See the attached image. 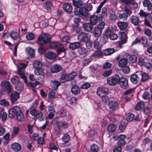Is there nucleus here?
I'll use <instances>...</instances> for the list:
<instances>
[{
  "label": "nucleus",
  "mask_w": 152,
  "mask_h": 152,
  "mask_svg": "<svg viewBox=\"0 0 152 152\" xmlns=\"http://www.w3.org/2000/svg\"><path fill=\"white\" fill-rule=\"evenodd\" d=\"M123 78V77H120L118 74H115L113 76L107 78V83L110 85L114 86L118 85L120 83L121 79Z\"/></svg>",
  "instance_id": "f257e3e1"
},
{
  "label": "nucleus",
  "mask_w": 152,
  "mask_h": 152,
  "mask_svg": "<svg viewBox=\"0 0 152 152\" xmlns=\"http://www.w3.org/2000/svg\"><path fill=\"white\" fill-rule=\"evenodd\" d=\"M74 14L80 17H85L88 15V12L85 8H75L74 9Z\"/></svg>",
  "instance_id": "f03ea898"
},
{
  "label": "nucleus",
  "mask_w": 152,
  "mask_h": 152,
  "mask_svg": "<svg viewBox=\"0 0 152 152\" xmlns=\"http://www.w3.org/2000/svg\"><path fill=\"white\" fill-rule=\"evenodd\" d=\"M91 38V35L88 33L82 32L77 36V39L80 42H86L89 40Z\"/></svg>",
  "instance_id": "7ed1b4c3"
},
{
  "label": "nucleus",
  "mask_w": 152,
  "mask_h": 152,
  "mask_svg": "<svg viewBox=\"0 0 152 152\" xmlns=\"http://www.w3.org/2000/svg\"><path fill=\"white\" fill-rule=\"evenodd\" d=\"M21 111L20 108L18 106L14 107L10 109L9 111V116L11 118H13L15 116L19 113Z\"/></svg>",
  "instance_id": "20e7f679"
},
{
  "label": "nucleus",
  "mask_w": 152,
  "mask_h": 152,
  "mask_svg": "<svg viewBox=\"0 0 152 152\" xmlns=\"http://www.w3.org/2000/svg\"><path fill=\"white\" fill-rule=\"evenodd\" d=\"M50 38L46 34H42L39 36L37 40V43L40 45H42L48 42Z\"/></svg>",
  "instance_id": "39448f33"
},
{
  "label": "nucleus",
  "mask_w": 152,
  "mask_h": 152,
  "mask_svg": "<svg viewBox=\"0 0 152 152\" xmlns=\"http://www.w3.org/2000/svg\"><path fill=\"white\" fill-rule=\"evenodd\" d=\"M108 92V88L103 86L99 88L97 91V95L100 96H102L103 95L107 94Z\"/></svg>",
  "instance_id": "423d86ee"
},
{
  "label": "nucleus",
  "mask_w": 152,
  "mask_h": 152,
  "mask_svg": "<svg viewBox=\"0 0 152 152\" xmlns=\"http://www.w3.org/2000/svg\"><path fill=\"white\" fill-rule=\"evenodd\" d=\"M62 69V67L58 64H54L50 67V70L53 73H57Z\"/></svg>",
  "instance_id": "0eeeda50"
},
{
  "label": "nucleus",
  "mask_w": 152,
  "mask_h": 152,
  "mask_svg": "<svg viewBox=\"0 0 152 152\" xmlns=\"http://www.w3.org/2000/svg\"><path fill=\"white\" fill-rule=\"evenodd\" d=\"M63 10L66 12H71L73 8L71 4L69 3L64 4L62 6Z\"/></svg>",
  "instance_id": "6e6552de"
},
{
  "label": "nucleus",
  "mask_w": 152,
  "mask_h": 152,
  "mask_svg": "<svg viewBox=\"0 0 152 152\" xmlns=\"http://www.w3.org/2000/svg\"><path fill=\"white\" fill-rule=\"evenodd\" d=\"M83 27L84 30L87 32L91 31L93 28V26L90 23H85L83 24Z\"/></svg>",
  "instance_id": "1a4fd4ad"
},
{
  "label": "nucleus",
  "mask_w": 152,
  "mask_h": 152,
  "mask_svg": "<svg viewBox=\"0 0 152 152\" xmlns=\"http://www.w3.org/2000/svg\"><path fill=\"white\" fill-rule=\"evenodd\" d=\"M118 105L117 102L115 101H110L108 103L109 108L112 110L116 109L117 108Z\"/></svg>",
  "instance_id": "9d476101"
},
{
  "label": "nucleus",
  "mask_w": 152,
  "mask_h": 152,
  "mask_svg": "<svg viewBox=\"0 0 152 152\" xmlns=\"http://www.w3.org/2000/svg\"><path fill=\"white\" fill-rule=\"evenodd\" d=\"M11 98L12 102H15L20 97V94L16 91H15L10 95Z\"/></svg>",
  "instance_id": "9b49d317"
},
{
  "label": "nucleus",
  "mask_w": 152,
  "mask_h": 152,
  "mask_svg": "<svg viewBox=\"0 0 152 152\" xmlns=\"http://www.w3.org/2000/svg\"><path fill=\"white\" fill-rule=\"evenodd\" d=\"M11 147L15 151H20L21 149V146L20 144L17 142L13 143Z\"/></svg>",
  "instance_id": "f8f14e48"
},
{
  "label": "nucleus",
  "mask_w": 152,
  "mask_h": 152,
  "mask_svg": "<svg viewBox=\"0 0 152 152\" xmlns=\"http://www.w3.org/2000/svg\"><path fill=\"white\" fill-rule=\"evenodd\" d=\"M102 30L96 27L93 31V34L96 37H98L102 34Z\"/></svg>",
  "instance_id": "ddd939ff"
},
{
  "label": "nucleus",
  "mask_w": 152,
  "mask_h": 152,
  "mask_svg": "<svg viewBox=\"0 0 152 152\" xmlns=\"http://www.w3.org/2000/svg\"><path fill=\"white\" fill-rule=\"evenodd\" d=\"M26 52L27 54L31 58L33 57L34 55V50L31 48H27L26 50Z\"/></svg>",
  "instance_id": "4468645a"
},
{
  "label": "nucleus",
  "mask_w": 152,
  "mask_h": 152,
  "mask_svg": "<svg viewBox=\"0 0 152 152\" xmlns=\"http://www.w3.org/2000/svg\"><path fill=\"white\" fill-rule=\"evenodd\" d=\"M98 20V18L97 16L92 15L90 18V23L92 25H94L96 23Z\"/></svg>",
  "instance_id": "2eb2a0df"
},
{
  "label": "nucleus",
  "mask_w": 152,
  "mask_h": 152,
  "mask_svg": "<svg viewBox=\"0 0 152 152\" xmlns=\"http://www.w3.org/2000/svg\"><path fill=\"white\" fill-rule=\"evenodd\" d=\"M34 72L35 74L37 75L43 76L45 74V71L44 69L41 67L35 69Z\"/></svg>",
  "instance_id": "dca6fc26"
},
{
  "label": "nucleus",
  "mask_w": 152,
  "mask_h": 152,
  "mask_svg": "<svg viewBox=\"0 0 152 152\" xmlns=\"http://www.w3.org/2000/svg\"><path fill=\"white\" fill-rule=\"evenodd\" d=\"M139 79V78L137 75L135 74L132 75L130 78L131 82L134 84H135L137 83Z\"/></svg>",
  "instance_id": "f3484780"
},
{
  "label": "nucleus",
  "mask_w": 152,
  "mask_h": 152,
  "mask_svg": "<svg viewBox=\"0 0 152 152\" xmlns=\"http://www.w3.org/2000/svg\"><path fill=\"white\" fill-rule=\"evenodd\" d=\"M45 57L48 59L52 60L56 58V55L54 53L49 52L46 54Z\"/></svg>",
  "instance_id": "a211bd4d"
},
{
  "label": "nucleus",
  "mask_w": 152,
  "mask_h": 152,
  "mask_svg": "<svg viewBox=\"0 0 152 152\" xmlns=\"http://www.w3.org/2000/svg\"><path fill=\"white\" fill-rule=\"evenodd\" d=\"M126 5L129 6L133 9H135L138 7L137 3L134 0H130Z\"/></svg>",
  "instance_id": "6ab92c4d"
},
{
  "label": "nucleus",
  "mask_w": 152,
  "mask_h": 152,
  "mask_svg": "<svg viewBox=\"0 0 152 152\" xmlns=\"http://www.w3.org/2000/svg\"><path fill=\"white\" fill-rule=\"evenodd\" d=\"M128 60L125 58L121 59L118 62V65L119 67H123L126 66L127 64Z\"/></svg>",
  "instance_id": "aec40b11"
},
{
  "label": "nucleus",
  "mask_w": 152,
  "mask_h": 152,
  "mask_svg": "<svg viewBox=\"0 0 152 152\" xmlns=\"http://www.w3.org/2000/svg\"><path fill=\"white\" fill-rule=\"evenodd\" d=\"M117 25L119 28L121 30L126 28L128 26V23L126 22H119Z\"/></svg>",
  "instance_id": "412c9836"
},
{
  "label": "nucleus",
  "mask_w": 152,
  "mask_h": 152,
  "mask_svg": "<svg viewBox=\"0 0 152 152\" xmlns=\"http://www.w3.org/2000/svg\"><path fill=\"white\" fill-rule=\"evenodd\" d=\"M132 23L135 26H137L139 23V20L136 16L132 15L131 18Z\"/></svg>",
  "instance_id": "4be33fe9"
},
{
  "label": "nucleus",
  "mask_w": 152,
  "mask_h": 152,
  "mask_svg": "<svg viewBox=\"0 0 152 152\" xmlns=\"http://www.w3.org/2000/svg\"><path fill=\"white\" fill-rule=\"evenodd\" d=\"M52 6L51 2L49 1H47L43 4L44 7L48 11H50Z\"/></svg>",
  "instance_id": "5701e85b"
},
{
  "label": "nucleus",
  "mask_w": 152,
  "mask_h": 152,
  "mask_svg": "<svg viewBox=\"0 0 152 152\" xmlns=\"http://www.w3.org/2000/svg\"><path fill=\"white\" fill-rule=\"evenodd\" d=\"M80 45V43L79 42L72 43L69 45V47L70 49L73 50L77 48Z\"/></svg>",
  "instance_id": "b1692460"
},
{
  "label": "nucleus",
  "mask_w": 152,
  "mask_h": 152,
  "mask_svg": "<svg viewBox=\"0 0 152 152\" xmlns=\"http://www.w3.org/2000/svg\"><path fill=\"white\" fill-rule=\"evenodd\" d=\"M115 52L114 48H107L104 51V54L106 56L110 55Z\"/></svg>",
  "instance_id": "393cba45"
},
{
  "label": "nucleus",
  "mask_w": 152,
  "mask_h": 152,
  "mask_svg": "<svg viewBox=\"0 0 152 152\" xmlns=\"http://www.w3.org/2000/svg\"><path fill=\"white\" fill-rule=\"evenodd\" d=\"M72 2L73 5L77 7L82 6L83 4L81 0H72Z\"/></svg>",
  "instance_id": "a878e982"
},
{
  "label": "nucleus",
  "mask_w": 152,
  "mask_h": 152,
  "mask_svg": "<svg viewBox=\"0 0 152 152\" xmlns=\"http://www.w3.org/2000/svg\"><path fill=\"white\" fill-rule=\"evenodd\" d=\"M34 118L37 119H38L39 121H42L44 120V117L43 116V114L42 112H40L37 113L36 115L34 117Z\"/></svg>",
  "instance_id": "bb28decb"
},
{
  "label": "nucleus",
  "mask_w": 152,
  "mask_h": 152,
  "mask_svg": "<svg viewBox=\"0 0 152 152\" xmlns=\"http://www.w3.org/2000/svg\"><path fill=\"white\" fill-rule=\"evenodd\" d=\"M93 60V58L91 57V56H90V58H89L84 59L82 62L83 65L84 66H87L89 64L90 62L91 61Z\"/></svg>",
  "instance_id": "cd10ccee"
},
{
  "label": "nucleus",
  "mask_w": 152,
  "mask_h": 152,
  "mask_svg": "<svg viewBox=\"0 0 152 152\" xmlns=\"http://www.w3.org/2000/svg\"><path fill=\"white\" fill-rule=\"evenodd\" d=\"M127 123L124 121H122L119 126V129L122 132H123L126 128Z\"/></svg>",
  "instance_id": "c85d7f7f"
},
{
  "label": "nucleus",
  "mask_w": 152,
  "mask_h": 152,
  "mask_svg": "<svg viewBox=\"0 0 152 152\" xmlns=\"http://www.w3.org/2000/svg\"><path fill=\"white\" fill-rule=\"evenodd\" d=\"M34 67L35 69L41 68L42 66V63L40 61H36L33 63Z\"/></svg>",
  "instance_id": "c756f323"
},
{
  "label": "nucleus",
  "mask_w": 152,
  "mask_h": 152,
  "mask_svg": "<svg viewBox=\"0 0 152 152\" xmlns=\"http://www.w3.org/2000/svg\"><path fill=\"white\" fill-rule=\"evenodd\" d=\"M80 91V88L78 86H73L71 88L72 92L75 94H78Z\"/></svg>",
  "instance_id": "7c9ffc66"
},
{
  "label": "nucleus",
  "mask_w": 152,
  "mask_h": 152,
  "mask_svg": "<svg viewBox=\"0 0 152 152\" xmlns=\"http://www.w3.org/2000/svg\"><path fill=\"white\" fill-rule=\"evenodd\" d=\"M10 36L13 40H16L19 37V34L17 32L13 31L10 34Z\"/></svg>",
  "instance_id": "2f4dec72"
},
{
  "label": "nucleus",
  "mask_w": 152,
  "mask_h": 152,
  "mask_svg": "<svg viewBox=\"0 0 152 152\" xmlns=\"http://www.w3.org/2000/svg\"><path fill=\"white\" fill-rule=\"evenodd\" d=\"M127 58L129 59L130 62L132 63L136 62L137 60V58L135 55H128L127 56Z\"/></svg>",
  "instance_id": "473e14b6"
},
{
  "label": "nucleus",
  "mask_w": 152,
  "mask_h": 152,
  "mask_svg": "<svg viewBox=\"0 0 152 152\" xmlns=\"http://www.w3.org/2000/svg\"><path fill=\"white\" fill-rule=\"evenodd\" d=\"M144 103L142 102H141L137 103L135 106V109L136 110H141L144 107Z\"/></svg>",
  "instance_id": "72a5a7b5"
},
{
  "label": "nucleus",
  "mask_w": 152,
  "mask_h": 152,
  "mask_svg": "<svg viewBox=\"0 0 152 152\" xmlns=\"http://www.w3.org/2000/svg\"><path fill=\"white\" fill-rule=\"evenodd\" d=\"M51 48H57V49L61 46V44L58 42H50L49 44Z\"/></svg>",
  "instance_id": "f704fd0d"
},
{
  "label": "nucleus",
  "mask_w": 152,
  "mask_h": 152,
  "mask_svg": "<svg viewBox=\"0 0 152 152\" xmlns=\"http://www.w3.org/2000/svg\"><path fill=\"white\" fill-rule=\"evenodd\" d=\"M21 69H18V74L20 75V77L24 80L25 82L27 83V81L26 78L24 74L21 71Z\"/></svg>",
  "instance_id": "c9c22d12"
},
{
  "label": "nucleus",
  "mask_w": 152,
  "mask_h": 152,
  "mask_svg": "<svg viewBox=\"0 0 152 152\" xmlns=\"http://www.w3.org/2000/svg\"><path fill=\"white\" fill-rule=\"evenodd\" d=\"M102 55V51L98 50L96 51H95L94 53L92 54L91 56V58L93 57L98 58L99 56H101Z\"/></svg>",
  "instance_id": "e433bc0d"
},
{
  "label": "nucleus",
  "mask_w": 152,
  "mask_h": 152,
  "mask_svg": "<svg viewBox=\"0 0 152 152\" xmlns=\"http://www.w3.org/2000/svg\"><path fill=\"white\" fill-rule=\"evenodd\" d=\"M78 52L80 54L85 56L86 55L87 51L85 48H80L78 49Z\"/></svg>",
  "instance_id": "4c0bfd02"
},
{
  "label": "nucleus",
  "mask_w": 152,
  "mask_h": 152,
  "mask_svg": "<svg viewBox=\"0 0 152 152\" xmlns=\"http://www.w3.org/2000/svg\"><path fill=\"white\" fill-rule=\"evenodd\" d=\"M110 17L111 20H115L117 18V16L115 15V12L112 10L110 11Z\"/></svg>",
  "instance_id": "58836bf2"
},
{
  "label": "nucleus",
  "mask_w": 152,
  "mask_h": 152,
  "mask_svg": "<svg viewBox=\"0 0 152 152\" xmlns=\"http://www.w3.org/2000/svg\"><path fill=\"white\" fill-rule=\"evenodd\" d=\"M11 82L14 85H19V79L16 76H14L11 79Z\"/></svg>",
  "instance_id": "ea45409f"
},
{
  "label": "nucleus",
  "mask_w": 152,
  "mask_h": 152,
  "mask_svg": "<svg viewBox=\"0 0 152 152\" xmlns=\"http://www.w3.org/2000/svg\"><path fill=\"white\" fill-rule=\"evenodd\" d=\"M69 80V78L67 74H64L60 78V80L62 83H64Z\"/></svg>",
  "instance_id": "a19ab883"
},
{
  "label": "nucleus",
  "mask_w": 152,
  "mask_h": 152,
  "mask_svg": "<svg viewBox=\"0 0 152 152\" xmlns=\"http://www.w3.org/2000/svg\"><path fill=\"white\" fill-rule=\"evenodd\" d=\"M116 126L113 124H111L109 125L107 127V130L108 132H113L115 130Z\"/></svg>",
  "instance_id": "79ce46f5"
},
{
  "label": "nucleus",
  "mask_w": 152,
  "mask_h": 152,
  "mask_svg": "<svg viewBox=\"0 0 152 152\" xmlns=\"http://www.w3.org/2000/svg\"><path fill=\"white\" fill-rule=\"evenodd\" d=\"M70 137L69 135L65 134L62 137V141L64 143H67L70 140Z\"/></svg>",
  "instance_id": "37998d69"
},
{
  "label": "nucleus",
  "mask_w": 152,
  "mask_h": 152,
  "mask_svg": "<svg viewBox=\"0 0 152 152\" xmlns=\"http://www.w3.org/2000/svg\"><path fill=\"white\" fill-rule=\"evenodd\" d=\"M18 120L20 121H22L24 119V118L23 114L21 111L19 113H18L17 115H16Z\"/></svg>",
  "instance_id": "c03bdc74"
},
{
  "label": "nucleus",
  "mask_w": 152,
  "mask_h": 152,
  "mask_svg": "<svg viewBox=\"0 0 152 152\" xmlns=\"http://www.w3.org/2000/svg\"><path fill=\"white\" fill-rule=\"evenodd\" d=\"M26 39L28 40H33L35 37V35L31 33H29L27 34L26 35Z\"/></svg>",
  "instance_id": "a18cd8bd"
},
{
  "label": "nucleus",
  "mask_w": 152,
  "mask_h": 152,
  "mask_svg": "<svg viewBox=\"0 0 152 152\" xmlns=\"http://www.w3.org/2000/svg\"><path fill=\"white\" fill-rule=\"evenodd\" d=\"M99 149V146L95 144L92 145L91 147V152H98V151Z\"/></svg>",
  "instance_id": "49530a36"
},
{
  "label": "nucleus",
  "mask_w": 152,
  "mask_h": 152,
  "mask_svg": "<svg viewBox=\"0 0 152 152\" xmlns=\"http://www.w3.org/2000/svg\"><path fill=\"white\" fill-rule=\"evenodd\" d=\"M44 83V80L43 78L41 77H38L37 80L35 82V84L37 85H43Z\"/></svg>",
  "instance_id": "de8ad7c7"
},
{
  "label": "nucleus",
  "mask_w": 152,
  "mask_h": 152,
  "mask_svg": "<svg viewBox=\"0 0 152 152\" xmlns=\"http://www.w3.org/2000/svg\"><path fill=\"white\" fill-rule=\"evenodd\" d=\"M128 17V15L125 13H123L119 14V18L120 19H122L123 20H126Z\"/></svg>",
  "instance_id": "09e8293b"
},
{
  "label": "nucleus",
  "mask_w": 152,
  "mask_h": 152,
  "mask_svg": "<svg viewBox=\"0 0 152 152\" xmlns=\"http://www.w3.org/2000/svg\"><path fill=\"white\" fill-rule=\"evenodd\" d=\"M3 91L9 94L12 91V88L11 86H3Z\"/></svg>",
  "instance_id": "8fccbe9b"
},
{
  "label": "nucleus",
  "mask_w": 152,
  "mask_h": 152,
  "mask_svg": "<svg viewBox=\"0 0 152 152\" xmlns=\"http://www.w3.org/2000/svg\"><path fill=\"white\" fill-rule=\"evenodd\" d=\"M0 104L2 106H7L9 105L10 103L8 101L4 99L0 100Z\"/></svg>",
  "instance_id": "3c124183"
},
{
  "label": "nucleus",
  "mask_w": 152,
  "mask_h": 152,
  "mask_svg": "<svg viewBox=\"0 0 152 152\" xmlns=\"http://www.w3.org/2000/svg\"><path fill=\"white\" fill-rule=\"evenodd\" d=\"M19 127L15 126L13 128V132L12 134V136H14L16 135L19 131Z\"/></svg>",
  "instance_id": "603ef678"
},
{
  "label": "nucleus",
  "mask_w": 152,
  "mask_h": 152,
  "mask_svg": "<svg viewBox=\"0 0 152 152\" xmlns=\"http://www.w3.org/2000/svg\"><path fill=\"white\" fill-rule=\"evenodd\" d=\"M134 114L129 113L126 116V119L127 121H131L134 119Z\"/></svg>",
  "instance_id": "864d4df0"
},
{
  "label": "nucleus",
  "mask_w": 152,
  "mask_h": 152,
  "mask_svg": "<svg viewBox=\"0 0 152 152\" xmlns=\"http://www.w3.org/2000/svg\"><path fill=\"white\" fill-rule=\"evenodd\" d=\"M66 49L63 47H59L57 49V51L58 54H60L61 53H63L64 54L65 53Z\"/></svg>",
  "instance_id": "5fc2aeb1"
},
{
  "label": "nucleus",
  "mask_w": 152,
  "mask_h": 152,
  "mask_svg": "<svg viewBox=\"0 0 152 152\" xmlns=\"http://www.w3.org/2000/svg\"><path fill=\"white\" fill-rule=\"evenodd\" d=\"M112 70L111 69L104 71L102 74L103 76L107 77L110 75L112 73Z\"/></svg>",
  "instance_id": "6e6d98bb"
},
{
  "label": "nucleus",
  "mask_w": 152,
  "mask_h": 152,
  "mask_svg": "<svg viewBox=\"0 0 152 152\" xmlns=\"http://www.w3.org/2000/svg\"><path fill=\"white\" fill-rule=\"evenodd\" d=\"M112 33V32L111 31V29L110 28H109V29H108L105 30L104 32V36L107 37H109L110 35H111Z\"/></svg>",
  "instance_id": "4d7b16f0"
},
{
  "label": "nucleus",
  "mask_w": 152,
  "mask_h": 152,
  "mask_svg": "<svg viewBox=\"0 0 152 152\" xmlns=\"http://www.w3.org/2000/svg\"><path fill=\"white\" fill-rule=\"evenodd\" d=\"M101 16L104 18H106L107 16V9L105 7H103L102 9Z\"/></svg>",
  "instance_id": "13d9d810"
},
{
  "label": "nucleus",
  "mask_w": 152,
  "mask_h": 152,
  "mask_svg": "<svg viewBox=\"0 0 152 152\" xmlns=\"http://www.w3.org/2000/svg\"><path fill=\"white\" fill-rule=\"evenodd\" d=\"M120 38L121 40L123 41V43H126V35L124 32H122L121 34Z\"/></svg>",
  "instance_id": "bf43d9fd"
},
{
  "label": "nucleus",
  "mask_w": 152,
  "mask_h": 152,
  "mask_svg": "<svg viewBox=\"0 0 152 152\" xmlns=\"http://www.w3.org/2000/svg\"><path fill=\"white\" fill-rule=\"evenodd\" d=\"M121 69V70L124 73H128L130 71L129 68L127 66H125L123 67Z\"/></svg>",
  "instance_id": "052dcab7"
},
{
  "label": "nucleus",
  "mask_w": 152,
  "mask_h": 152,
  "mask_svg": "<svg viewBox=\"0 0 152 152\" xmlns=\"http://www.w3.org/2000/svg\"><path fill=\"white\" fill-rule=\"evenodd\" d=\"M126 143V141L125 140H119L117 142V145L118 147L121 148L125 145Z\"/></svg>",
  "instance_id": "680f3d73"
},
{
  "label": "nucleus",
  "mask_w": 152,
  "mask_h": 152,
  "mask_svg": "<svg viewBox=\"0 0 152 152\" xmlns=\"http://www.w3.org/2000/svg\"><path fill=\"white\" fill-rule=\"evenodd\" d=\"M142 78L141 81L142 82L147 80L148 79V77L147 75L145 73H143L141 74Z\"/></svg>",
  "instance_id": "e2e57ef3"
},
{
  "label": "nucleus",
  "mask_w": 152,
  "mask_h": 152,
  "mask_svg": "<svg viewBox=\"0 0 152 152\" xmlns=\"http://www.w3.org/2000/svg\"><path fill=\"white\" fill-rule=\"evenodd\" d=\"M142 43L143 44V46L144 47H148L149 44L148 43V40L147 39L144 37L142 38Z\"/></svg>",
  "instance_id": "0e129e2a"
},
{
  "label": "nucleus",
  "mask_w": 152,
  "mask_h": 152,
  "mask_svg": "<svg viewBox=\"0 0 152 152\" xmlns=\"http://www.w3.org/2000/svg\"><path fill=\"white\" fill-rule=\"evenodd\" d=\"M70 40V37L67 36H64L62 38V41L66 43L69 42Z\"/></svg>",
  "instance_id": "69168bd1"
},
{
  "label": "nucleus",
  "mask_w": 152,
  "mask_h": 152,
  "mask_svg": "<svg viewBox=\"0 0 152 152\" xmlns=\"http://www.w3.org/2000/svg\"><path fill=\"white\" fill-rule=\"evenodd\" d=\"M55 95V92L53 91H51L48 94V98L50 99L53 98Z\"/></svg>",
  "instance_id": "338daca9"
},
{
  "label": "nucleus",
  "mask_w": 152,
  "mask_h": 152,
  "mask_svg": "<svg viewBox=\"0 0 152 152\" xmlns=\"http://www.w3.org/2000/svg\"><path fill=\"white\" fill-rule=\"evenodd\" d=\"M144 66L147 69H152V64L149 62H145L144 63Z\"/></svg>",
  "instance_id": "774afa93"
}]
</instances>
